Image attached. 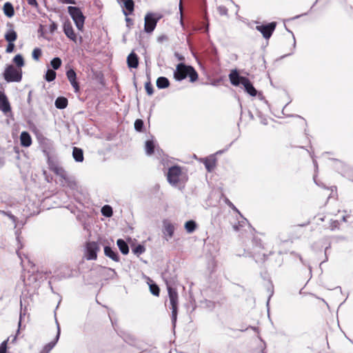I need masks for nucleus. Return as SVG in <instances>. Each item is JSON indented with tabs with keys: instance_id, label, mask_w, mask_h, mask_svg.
Segmentation results:
<instances>
[{
	"instance_id": "de8ad7c7",
	"label": "nucleus",
	"mask_w": 353,
	"mask_h": 353,
	"mask_svg": "<svg viewBox=\"0 0 353 353\" xmlns=\"http://www.w3.org/2000/svg\"><path fill=\"white\" fill-rule=\"evenodd\" d=\"M63 3H70V4H74L75 1L74 0H59Z\"/></svg>"
},
{
	"instance_id": "a19ab883",
	"label": "nucleus",
	"mask_w": 353,
	"mask_h": 353,
	"mask_svg": "<svg viewBox=\"0 0 353 353\" xmlns=\"http://www.w3.org/2000/svg\"><path fill=\"white\" fill-rule=\"evenodd\" d=\"M218 12L221 15H227L228 14V9L224 6H219L217 8Z\"/></svg>"
},
{
	"instance_id": "20e7f679",
	"label": "nucleus",
	"mask_w": 353,
	"mask_h": 353,
	"mask_svg": "<svg viewBox=\"0 0 353 353\" xmlns=\"http://www.w3.org/2000/svg\"><path fill=\"white\" fill-rule=\"evenodd\" d=\"M167 288L172 309V322L173 325L175 326L177 318L178 293L175 289L168 285H167Z\"/></svg>"
},
{
	"instance_id": "f8f14e48",
	"label": "nucleus",
	"mask_w": 353,
	"mask_h": 353,
	"mask_svg": "<svg viewBox=\"0 0 353 353\" xmlns=\"http://www.w3.org/2000/svg\"><path fill=\"white\" fill-rule=\"evenodd\" d=\"M66 76L75 92H79L80 88L77 81V74L73 69H70L66 72Z\"/></svg>"
},
{
	"instance_id": "2eb2a0df",
	"label": "nucleus",
	"mask_w": 353,
	"mask_h": 353,
	"mask_svg": "<svg viewBox=\"0 0 353 353\" xmlns=\"http://www.w3.org/2000/svg\"><path fill=\"white\" fill-rule=\"evenodd\" d=\"M229 206L235 212H236L241 216V220L238 221V224H234L233 225V229L235 231H239L241 228L244 227L247 223L248 221L246 219L242 216V215L240 214L239 210L231 203L230 202Z\"/></svg>"
},
{
	"instance_id": "39448f33",
	"label": "nucleus",
	"mask_w": 353,
	"mask_h": 353,
	"mask_svg": "<svg viewBox=\"0 0 353 353\" xmlns=\"http://www.w3.org/2000/svg\"><path fill=\"white\" fill-rule=\"evenodd\" d=\"M68 11L79 30H82L84 26L85 17L78 7L68 6Z\"/></svg>"
},
{
	"instance_id": "dca6fc26",
	"label": "nucleus",
	"mask_w": 353,
	"mask_h": 353,
	"mask_svg": "<svg viewBox=\"0 0 353 353\" xmlns=\"http://www.w3.org/2000/svg\"><path fill=\"white\" fill-rule=\"evenodd\" d=\"M242 85L249 94L252 97H255L256 95V90L254 88L252 83L248 78L242 79Z\"/></svg>"
},
{
	"instance_id": "412c9836",
	"label": "nucleus",
	"mask_w": 353,
	"mask_h": 353,
	"mask_svg": "<svg viewBox=\"0 0 353 353\" xmlns=\"http://www.w3.org/2000/svg\"><path fill=\"white\" fill-rule=\"evenodd\" d=\"M104 254L106 256L110 258L112 260L116 262L119 261V256L118 253L114 251L110 247L105 246L104 248Z\"/></svg>"
},
{
	"instance_id": "9d476101",
	"label": "nucleus",
	"mask_w": 353,
	"mask_h": 353,
	"mask_svg": "<svg viewBox=\"0 0 353 353\" xmlns=\"http://www.w3.org/2000/svg\"><path fill=\"white\" fill-rule=\"evenodd\" d=\"M276 26L275 22H272L267 25L256 26V29L263 34L265 39H268L274 31Z\"/></svg>"
},
{
	"instance_id": "6ab92c4d",
	"label": "nucleus",
	"mask_w": 353,
	"mask_h": 353,
	"mask_svg": "<svg viewBox=\"0 0 353 353\" xmlns=\"http://www.w3.org/2000/svg\"><path fill=\"white\" fill-rule=\"evenodd\" d=\"M127 63L129 68H137L139 65V59L137 55L132 52L127 58Z\"/></svg>"
},
{
	"instance_id": "423d86ee",
	"label": "nucleus",
	"mask_w": 353,
	"mask_h": 353,
	"mask_svg": "<svg viewBox=\"0 0 353 353\" xmlns=\"http://www.w3.org/2000/svg\"><path fill=\"white\" fill-rule=\"evenodd\" d=\"M3 77L7 82H19L22 79V71L10 65L6 68Z\"/></svg>"
},
{
	"instance_id": "0eeeda50",
	"label": "nucleus",
	"mask_w": 353,
	"mask_h": 353,
	"mask_svg": "<svg viewBox=\"0 0 353 353\" xmlns=\"http://www.w3.org/2000/svg\"><path fill=\"white\" fill-rule=\"evenodd\" d=\"M161 16L157 13L149 12L145 16L144 30L148 33L152 32Z\"/></svg>"
},
{
	"instance_id": "bf43d9fd",
	"label": "nucleus",
	"mask_w": 353,
	"mask_h": 353,
	"mask_svg": "<svg viewBox=\"0 0 353 353\" xmlns=\"http://www.w3.org/2000/svg\"><path fill=\"white\" fill-rule=\"evenodd\" d=\"M296 42L294 41V47L295 46Z\"/></svg>"
},
{
	"instance_id": "7ed1b4c3",
	"label": "nucleus",
	"mask_w": 353,
	"mask_h": 353,
	"mask_svg": "<svg viewBox=\"0 0 353 353\" xmlns=\"http://www.w3.org/2000/svg\"><path fill=\"white\" fill-rule=\"evenodd\" d=\"M50 170L61 179L63 185H67L71 188H74L76 183L74 180L70 177L67 172L62 168L56 164L50 165Z\"/></svg>"
},
{
	"instance_id": "6e6552de",
	"label": "nucleus",
	"mask_w": 353,
	"mask_h": 353,
	"mask_svg": "<svg viewBox=\"0 0 353 353\" xmlns=\"http://www.w3.org/2000/svg\"><path fill=\"white\" fill-rule=\"evenodd\" d=\"M100 247L97 242H88L85 245V257L87 260H96Z\"/></svg>"
},
{
	"instance_id": "8fccbe9b",
	"label": "nucleus",
	"mask_w": 353,
	"mask_h": 353,
	"mask_svg": "<svg viewBox=\"0 0 353 353\" xmlns=\"http://www.w3.org/2000/svg\"><path fill=\"white\" fill-rule=\"evenodd\" d=\"M3 212V214H6V212ZM6 214L10 217V219H11L12 220H13L14 221H15L16 218H15V216H14V215L10 214H7V213H6Z\"/></svg>"
},
{
	"instance_id": "aec40b11",
	"label": "nucleus",
	"mask_w": 353,
	"mask_h": 353,
	"mask_svg": "<svg viewBox=\"0 0 353 353\" xmlns=\"http://www.w3.org/2000/svg\"><path fill=\"white\" fill-rule=\"evenodd\" d=\"M21 144L23 147H29L32 144V138L27 132H22L20 135Z\"/></svg>"
},
{
	"instance_id": "f3484780",
	"label": "nucleus",
	"mask_w": 353,
	"mask_h": 353,
	"mask_svg": "<svg viewBox=\"0 0 353 353\" xmlns=\"http://www.w3.org/2000/svg\"><path fill=\"white\" fill-rule=\"evenodd\" d=\"M163 234L165 235H168L169 239L172 238L174 234V227L173 224L168 220H164L163 221Z\"/></svg>"
},
{
	"instance_id": "864d4df0",
	"label": "nucleus",
	"mask_w": 353,
	"mask_h": 353,
	"mask_svg": "<svg viewBox=\"0 0 353 353\" xmlns=\"http://www.w3.org/2000/svg\"><path fill=\"white\" fill-rule=\"evenodd\" d=\"M298 256H299V258L300 261H301V263L304 264V261H303L302 257L300 255H298Z\"/></svg>"
},
{
	"instance_id": "5fc2aeb1",
	"label": "nucleus",
	"mask_w": 353,
	"mask_h": 353,
	"mask_svg": "<svg viewBox=\"0 0 353 353\" xmlns=\"http://www.w3.org/2000/svg\"><path fill=\"white\" fill-rule=\"evenodd\" d=\"M17 253L18 256H19L20 259H21V253L19 252V250H17Z\"/></svg>"
},
{
	"instance_id": "79ce46f5",
	"label": "nucleus",
	"mask_w": 353,
	"mask_h": 353,
	"mask_svg": "<svg viewBox=\"0 0 353 353\" xmlns=\"http://www.w3.org/2000/svg\"><path fill=\"white\" fill-rule=\"evenodd\" d=\"M7 343L8 340H6L0 344V353H7Z\"/></svg>"
},
{
	"instance_id": "052dcab7",
	"label": "nucleus",
	"mask_w": 353,
	"mask_h": 353,
	"mask_svg": "<svg viewBox=\"0 0 353 353\" xmlns=\"http://www.w3.org/2000/svg\"><path fill=\"white\" fill-rule=\"evenodd\" d=\"M20 303H21V307H22V301H20Z\"/></svg>"
},
{
	"instance_id": "b1692460",
	"label": "nucleus",
	"mask_w": 353,
	"mask_h": 353,
	"mask_svg": "<svg viewBox=\"0 0 353 353\" xmlns=\"http://www.w3.org/2000/svg\"><path fill=\"white\" fill-rule=\"evenodd\" d=\"M170 81L168 78L160 77L157 80V86L159 89H164L169 86Z\"/></svg>"
},
{
	"instance_id": "f257e3e1",
	"label": "nucleus",
	"mask_w": 353,
	"mask_h": 353,
	"mask_svg": "<svg viewBox=\"0 0 353 353\" xmlns=\"http://www.w3.org/2000/svg\"><path fill=\"white\" fill-rule=\"evenodd\" d=\"M187 77H190L191 82H194L198 79V74L194 68L190 65H186L184 63H179L174 72V77L176 81H181Z\"/></svg>"
},
{
	"instance_id": "6e6d98bb",
	"label": "nucleus",
	"mask_w": 353,
	"mask_h": 353,
	"mask_svg": "<svg viewBox=\"0 0 353 353\" xmlns=\"http://www.w3.org/2000/svg\"><path fill=\"white\" fill-rule=\"evenodd\" d=\"M179 8H180V10L181 11V10H182V3H181V1H180Z\"/></svg>"
},
{
	"instance_id": "ea45409f",
	"label": "nucleus",
	"mask_w": 353,
	"mask_h": 353,
	"mask_svg": "<svg viewBox=\"0 0 353 353\" xmlns=\"http://www.w3.org/2000/svg\"><path fill=\"white\" fill-rule=\"evenodd\" d=\"M145 88L148 95H152L153 94V88L150 81L145 83Z\"/></svg>"
},
{
	"instance_id": "bb28decb",
	"label": "nucleus",
	"mask_w": 353,
	"mask_h": 353,
	"mask_svg": "<svg viewBox=\"0 0 353 353\" xmlns=\"http://www.w3.org/2000/svg\"><path fill=\"white\" fill-rule=\"evenodd\" d=\"M54 105L58 109H64L68 105V99L63 97H59L55 100Z\"/></svg>"
},
{
	"instance_id": "1a4fd4ad",
	"label": "nucleus",
	"mask_w": 353,
	"mask_h": 353,
	"mask_svg": "<svg viewBox=\"0 0 353 353\" xmlns=\"http://www.w3.org/2000/svg\"><path fill=\"white\" fill-rule=\"evenodd\" d=\"M263 247L261 242L256 241L255 245L252 248V256L256 263L264 262L266 259L267 255L263 252Z\"/></svg>"
},
{
	"instance_id": "4c0bfd02",
	"label": "nucleus",
	"mask_w": 353,
	"mask_h": 353,
	"mask_svg": "<svg viewBox=\"0 0 353 353\" xmlns=\"http://www.w3.org/2000/svg\"><path fill=\"white\" fill-rule=\"evenodd\" d=\"M143 127V121L141 119H137L134 122V129L138 132H141Z\"/></svg>"
},
{
	"instance_id": "c756f323",
	"label": "nucleus",
	"mask_w": 353,
	"mask_h": 353,
	"mask_svg": "<svg viewBox=\"0 0 353 353\" xmlns=\"http://www.w3.org/2000/svg\"><path fill=\"white\" fill-rule=\"evenodd\" d=\"M101 214L106 217H110L113 214L112 208L110 205H105L101 208Z\"/></svg>"
},
{
	"instance_id": "a18cd8bd",
	"label": "nucleus",
	"mask_w": 353,
	"mask_h": 353,
	"mask_svg": "<svg viewBox=\"0 0 353 353\" xmlns=\"http://www.w3.org/2000/svg\"><path fill=\"white\" fill-rule=\"evenodd\" d=\"M28 1V3L33 7H37L38 3L37 0H26Z\"/></svg>"
},
{
	"instance_id": "58836bf2",
	"label": "nucleus",
	"mask_w": 353,
	"mask_h": 353,
	"mask_svg": "<svg viewBox=\"0 0 353 353\" xmlns=\"http://www.w3.org/2000/svg\"><path fill=\"white\" fill-rule=\"evenodd\" d=\"M32 58L34 60H39V57L41 55V50L39 48H34L32 52Z\"/></svg>"
},
{
	"instance_id": "13d9d810",
	"label": "nucleus",
	"mask_w": 353,
	"mask_h": 353,
	"mask_svg": "<svg viewBox=\"0 0 353 353\" xmlns=\"http://www.w3.org/2000/svg\"><path fill=\"white\" fill-rule=\"evenodd\" d=\"M126 21H127L128 22H130V19L129 18H126Z\"/></svg>"
},
{
	"instance_id": "f03ea898",
	"label": "nucleus",
	"mask_w": 353,
	"mask_h": 353,
	"mask_svg": "<svg viewBox=\"0 0 353 353\" xmlns=\"http://www.w3.org/2000/svg\"><path fill=\"white\" fill-rule=\"evenodd\" d=\"M167 179L169 183L174 187H180L188 180L186 174L178 165L172 166L169 168Z\"/></svg>"
},
{
	"instance_id": "3c124183",
	"label": "nucleus",
	"mask_w": 353,
	"mask_h": 353,
	"mask_svg": "<svg viewBox=\"0 0 353 353\" xmlns=\"http://www.w3.org/2000/svg\"><path fill=\"white\" fill-rule=\"evenodd\" d=\"M261 123L262 124H263V125H267L268 124V121H267L266 119H261Z\"/></svg>"
},
{
	"instance_id": "ddd939ff",
	"label": "nucleus",
	"mask_w": 353,
	"mask_h": 353,
	"mask_svg": "<svg viewBox=\"0 0 353 353\" xmlns=\"http://www.w3.org/2000/svg\"><path fill=\"white\" fill-rule=\"evenodd\" d=\"M0 110L6 115L11 112V107L8 98L6 94L2 92H0Z\"/></svg>"
},
{
	"instance_id": "473e14b6",
	"label": "nucleus",
	"mask_w": 353,
	"mask_h": 353,
	"mask_svg": "<svg viewBox=\"0 0 353 353\" xmlns=\"http://www.w3.org/2000/svg\"><path fill=\"white\" fill-rule=\"evenodd\" d=\"M61 60L59 57H55L52 59L50 61V65L54 70H58L61 65Z\"/></svg>"
},
{
	"instance_id": "393cba45",
	"label": "nucleus",
	"mask_w": 353,
	"mask_h": 353,
	"mask_svg": "<svg viewBox=\"0 0 353 353\" xmlns=\"http://www.w3.org/2000/svg\"><path fill=\"white\" fill-rule=\"evenodd\" d=\"M117 244L123 254H127L129 252L128 245L124 240L121 239H118Z\"/></svg>"
},
{
	"instance_id": "09e8293b",
	"label": "nucleus",
	"mask_w": 353,
	"mask_h": 353,
	"mask_svg": "<svg viewBox=\"0 0 353 353\" xmlns=\"http://www.w3.org/2000/svg\"><path fill=\"white\" fill-rule=\"evenodd\" d=\"M3 212V214H6V212ZM6 214L10 217V219H11L12 220H13L14 221H15L16 218H15V216H14V215L10 214H7V213H6Z\"/></svg>"
},
{
	"instance_id": "4468645a",
	"label": "nucleus",
	"mask_w": 353,
	"mask_h": 353,
	"mask_svg": "<svg viewBox=\"0 0 353 353\" xmlns=\"http://www.w3.org/2000/svg\"><path fill=\"white\" fill-rule=\"evenodd\" d=\"M63 32L72 41H76L77 36L74 32L72 23L69 21H66L63 23Z\"/></svg>"
},
{
	"instance_id": "a878e982",
	"label": "nucleus",
	"mask_w": 353,
	"mask_h": 353,
	"mask_svg": "<svg viewBox=\"0 0 353 353\" xmlns=\"http://www.w3.org/2000/svg\"><path fill=\"white\" fill-rule=\"evenodd\" d=\"M3 12L8 17H12L14 14V8L11 3L6 2L3 6Z\"/></svg>"
},
{
	"instance_id": "e433bc0d",
	"label": "nucleus",
	"mask_w": 353,
	"mask_h": 353,
	"mask_svg": "<svg viewBox=\"0 0 353 353\" xmlns=\"http://www.w3.org/2000/svg\"><path fill=\"white\" fill-rule=\"evenodd\" d=\"M204 165L208 172H211L214 168V162L213 161L205 159Z\"/></svg>"
},
{
	"instance_id": "7c9ffc66",
	"label": "nucleus",
	"mask_w": 353,
	"mask_h": 353,
	"mask_svg": "<svg viewBox=\"0 0 353 353\" xmlns=\"http://www.w3.org/2000/svg\"><path fill=\"white\" fill-rule=\"evenodd\" d=\"M154 145L152 141L145 142V152L148 155H151L154 152Z\"/></svg>"
},
{
	"instance_id": "72a5a7b5",
	"label": "nucleus",
	"mask_w": 353,
	"mask_h": 353,
	"mask_svg": "<svg viewBox=\"0 0 353 353\" xmlns=\"http://www.w3.org/2000/svg\"><path fill=\"white\" fill-rule=\"evenodd\" d=\"M13 61L19 68H21L24 65L23 58L21 54H17L14 57Z\"/></svg>"
},
{
	"instance_id": "4be33fe9",
	"label": "nucleus",
	"mask_w": 353,
	"mask_h": 353,
	"mask_svg": "<svg viewBox=\"0 0 353 353\" xmlns=\"http://www.w3.org/2000/svg\"><path fill=\"white\" fill-rule=\"evenodd\" d=\"M121 1L123 3V7L128 11V12L126 11H123L124 14L128 15L131 14L134 10V6L133 0H121Z\"/></svg>"
},
{
	"instance_id": "2f4dec72",
	"label": "nucleus",
	"mask_w": 353,
	"mask_h": 353,
	"mask_svg": "<svg viewBox=\"0 0 353 353\" xmlns=\"http://www.w3.org/2000/svg\"><path fill=\"white\" fill-rule=\"evenodd\" d=\"M56 72L53 70L48 69L45 75V79L48 82L52 81L56 78Z\"/></svg>"
},
{
	"instance_id": "a211bd4d",
	"label": "nucleus",
	"mask_w": 353,
	"mask_h": 353,
	"mask_svg": "<svg viewBox=\"0 0 353 353\" xmlns=\"http://www.w3.org/2000/svg\"><path fill=\"white\" fill-rule=\"evenodd\" d=\"M230 82L234 85H242V79L247 77L239 76L236 70L232 71L229 74Z\"/></svg>"
},
{
	"instance_id": "cd10ccee",
	"label": "nucleus",
	"mask_w": 353,
	"mask_h": 353,
	"mask_svg": "<svg viewBox=\"0 0 353 353\" xmlns=\"http://www.w3.org/2000/svg\"><path fill=\"white\" fill-rule=\"evenodd\" d=\"M17 38V32L14 30H10L6 34L5 39L8 42H14Z\"/></svg>"
},
{
	"instance_id": "c03bdc74",
	"label": "nucleus",
	"mask_w": 353,
	"mask_h": 353,
	"mask_svg": "<svg viewBox=\"0 0 353 353\" xmlns=\"http://www.w3.org/2000/svg\"><path fill=\"white\" fill-rule=\"evenodd\" d=\"M50 28V31L51 32H54V31L57 29V23H54V22H52V23L50 24V28Z\"/></svg>"
},
{
	"instance_id": "37998d69",
	"label": "nucleus",
	"mask_w": 353,
	"mask_h": 353,
	"mask_svg": "<svg viewBox=\"0 0 353 353\" xmlns=\"http://www.w3.org/2000/svg\"><path fill=\"white\" fill-rule=\"evenodd\" d=\"M14 48V44L13 43V42H10V43H8L6 51L7 53H11L13 52Z\"/></svg>"
},
{
	"instance_id": "c9c22d12",
	"label": "nucleus",
	"mask_w": 353,
	"mask_h": 353,
	"mask_svg": "<svg viewBox=\"0 0 353 353\" xmlns=\"http://www.w3.org/2000/svg\"><path fill=\"white\" fill-rule=\"evenodd\" d=\"M150 292L154 295L158 296L159 295V288L156 284H150Z\"/></svg>"
},
{
	"instance_id": "f704fd0d",
	"label": "nucleus",
	"mask_w": 353,
	"mask_h": 353,
	"mask_svg": "<svg viewBox=\"0 0 353 353\" xmlns=\"http://www.w3.org/2000/svg\"><path fill=\"white\" fill-rule=\"evenodd\" d=\"M132 250L134 254L139 256V255L143 254L145 251V248L142 245H138L135 248H132Z\"/></svg>"
},
{
	"instance_id": "49530a36",
	"label": "nucleus",
	"mask_w": 353,
	"mask_h": 353,
	"mask_svg": "<svg viewBox=\"0 0 353 353\" xmlns=\"http://www.w3.org/2000/svg\"><path fill=\"white\" fill-rule=\"evenodd\" d=\"M338 226H339V221H334L332 223V224H331V226H330V227H331V229H332V230H334V229H335V228H338Z\"/></svg>"
},
{
	"instance_id": "9b49d317",
	"label": "nucleus",
	"mask_w": 353,
	"mask_h": 353,
	"mask_svg": "<svg viewBox=\"0 0 353 353\" xmlns=\"http://www.w3.org/2000/svg\"><path fill=\"white\" fill-rule=\"evenodd\" d=\"M55 321H56L57 327V333L56 337L54 339V341L48 343L43 347V349L41 351V353H49L52 350V348L55 346V345L57 344V343L58 342V341L59 339L60 333H61L60 326H59V323L57 319H55Z\"/></svg>"
},
{
	"instance_id": "4d7b16f0",
	"label": "nucleus",
	"mask_w": 353,
	"mask_h": 353,
	"mask_svg": "<svg viewBox=\"0 0 353 353\" xmlns=\"http://www.w3.org/2000/svg\"><path fill=\"white\" fill-rule=\"evenodd\" d=\"M313 162H314V164L315 167H316V168H317V165H316V161H315V160H313Z\"/></svg>"
},
{
	"instance_id": "603ef678",
	"label": "nucleus",
	"mask_w": 353,
	"mask_h": 353,
	"mask_svg": "<svg viewBox=\"0 0 353 353\" xmlns=\"http://www.w3.org/2000/svg\"><path fill=\"white\" fill-rule=\"evenodd\" d=\"M342 221L343 222H346L347 221V216H343L342 217Z\"/></svg>"
},
{
	"instance_id": "c85d7f7f",
	"label": "nucleus",
	"mask_w": 353,
	"mask_h": 353,
	"mask_svg": "<svg viewBox=\"0 0 353 353\" xmlns=\"http://www.w3.org/2000/svg\"><path fill=\"white\" fill-rule=\"evenodd\" d=\"M196 225L194 221H188L185 223V229L188 233L193 232L196 229Z\"/></svg>"
},
{
	"instance_id": "5701e85b",
	"label": "nucleus",
	"mask_w": 353,
	"mask_h": 353,
	"mask_svg": "<svg viewBox=\"0 0 353 353\" xmlns=\"http://www.w3.org/2000/svg\"><path fill=\"white\" fill-rule=\"evenodd\" d=\"M72 156L77 162H82L83 161V152L81 148L74 147L72 151Z\"/></svg>"
}]
</instances>
